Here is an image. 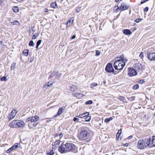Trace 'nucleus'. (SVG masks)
<instances>
[{"label": "nucleus", "mask_w": 155, "mask_h": 155, "mask_svg": "<svg viewBox=\"0 0 155 155\" xmlns=\"http://www.w3.org/2000/svg\"><path fill=\"white\" fill-rule=\"evenodd\" d=\"M76 148V146L73 143H67L62 144L59 147L58 150L61 153H65L71 151H74Z\"/></svg>", "instance_id": "nucleus-1"}, {"label": "nucleus", "mask_w": 155, "mask_h": 155, "mask_svg": "<svg viewBox=\"0 0 155 155\" xmlns=\"http://www.w3.org/2000/svg\"><path fill=\"white\" fill-rule=\"evenodd\" d=\"M93 133L90 130H82L78 134L80 140L83 142H88L91 140Z\"/></svg>", "instance_id": "nucleus-2"}, {"label": "nucleus", "mask_w": 155, "mask_h": 155, "mask_svg": "<svg viewBox=\"0 0 155 155\" xmlns=\"http://www.w3.org/2000/svg\"><path fill=\"white\" fill-rule=\"evenodd\" d=\"M125 65V63L124 60H117L114 62V66L115 70H120L123 69Z\"/></svg>", "instance_id": "nucleus-3"}, {"label": "nucleus", "mask_w": 155, "mask_h": 155, "mask_svg": "<svg viewBox=\"0 0 155 155\" xmlns=\"http://www.w3.org/2000/svg\"><path fill=\"white\" fill-rule=\"evenodd\" d=\"M148 143L147 139L144 140H140L138 142L137 147L140 149H143L148 146Z\"/></svg>", "instance_id": "nucleus-4"}, {"label": "nucleus", "mask_w": 155, "mask_h": 155, "mask_svg": "<svg viewBox=\"0 0 155 155\" xmlns=\"http://www.w3.org/2000/svg\"><path fill=\"white\" fill-rule=\"evenodd\" d=\"M39 117L37 116L31 117L27 118L25 124L28 126H31L33 122H36L39 120Z\"/></svg>", "instance_id": "nucleus-5"}, {"label": "nucleus", "mask_w": 155, "mask_h": 155, "mask_svg": "<svg viewBox=\"0 0 155 155\" xmlns=\"http://www.w3.org/2000/svg\"><path fill=\"white\" fill-rule=\"evenodd\" d=\"M134 68L136 71L138 72H141L144 70L145 67V65L140 62L135 63L134 65Z\"/></svg>", "instance_id": "nucleus-6"}, {"label": "nucleus", "mask_w": 155, "mask_h": 155, "mask_svg": "<svg viewBox=\"0 0 155 155\" xmlns=\"http://www.w3.org/2000/svg\"><path fill=\"white\" fill-rule=\"evenodd\" d=\"M128 75L129 77H132L136 75L137 73L135 69L133 68H128Z\"/></svg>", "instance_id": "nucleus-7"}, {"label": "nucleus", "mask_w": 155, "mask_h": 155, "mask_svg": "<svg viewBox=\"0 0 155 155\" xmlns=\"http://www.w3.org/2000/svg\"><path fill=\"white\" fill-rule=\"evenodd\" d=\"M148 146L152 147L155 146V136H153L150 139H147Z\"/></svg>", "instance_id": "nucleus-8"}, {"label": "nucleus", "mask_w": 155, "mask_h": 155, "mask_svg": "<svg viewBox=\"0 0 155 155\" xmlns=\"http://www.w3.org/2000/svg\"><path fill=\"white\" fill-rule=\"evenodd\" d=\"M117 7V8L116 9L115 12H117L118 9L121 11H123L128 9L129 7V6L124 3H122L119 7H118V6H115L114 8H116Z\"/></svg>", "instance_id": "nucleus-9"}, {"label": "nucleus", "mask_w": 155, "mask_h": 155, "mask_svg": "<svg viewBox=\"0 0 155 155\" xmlns=\"http://www.w3.org/2000/svg\"><path fill=\"white\" fill-rule=\"evenodd\" d=\"M105 70L107 72H114V70L111 63H108L107 65Z\"/></svg>", "instance_id": "nucleus-10"}, {"label": "nucleus", "mask_w": 155, "mask_h": 155, "mask_svg": "<svg viewBox=\"0 0 155 155\" xmlns=\"http://www.w3.org/2000/svg\"><path fill=\"white\" fill-rule=\"evenodd\" d=\"M16 112L15 110H13L12 112L9 114L8 116V119L11 120L16 115Z\"/></svg>", "instance_id": "nucleus-11"}, {"label": "nucleus", "mask_w": 155, "mask_h": 155, "mask_svg": "<svg viewBox=\"0 0 155 155\" xmlns=\"http://www.w3.org/2000/svg\"><path fill=\"white\" fill-rule=\"evenodd\" d=\"M148 58L151 61H155V53H149L148 54Z\"/></svg>", "instance_id": "nucleus-12"}, {"label": "nucleus", "mask_w": 155, "mask_h": 155, "mask_svg": "<svg viewBox=\"0 0 155 155\" xmlns=\"http://www.w3.org/2000/svg\"><path fill=\"white\" fill-rule=\"evenodd\" d=\"M11 125L10 126V124H9V126H19V120H15L13 121L11 123Z\"/></svg>", "instance_id": "nucleus-13"}, {"label": "nucleus", "mask_w": 155, "mask_h": 155, "mask_svg": "<svg viewBox=\"0 0 155 155\" xmlns=\"http://www.w3.org/2000/svg\"><path fill=\"white\" fill-rule=\"evenodd\" d=\"M89 115V112H86L84 113L80 114L77 117H78L80 118H85V117L88 116Z\"/></svg>", "instance_id": "nucleus-14"}, {"label": "nucleus", "mask_w": 155, "mask_h": 155, "mask_svg": "<svg viewBox=\"0 0 155 155\" xmlns=\"http://www.w3.org/2000/svg\"><path fill=\"white\" fill-rule=\"evenodd\" d=\"M117 99L121 101L124 103H127V102L126 101V100L124 97L121 96H119L117 97Z\"/></svg>", "instance_id": "nucleus-15"}, {"label": "nucleus", "mask_w": 155, "mask_h": 155, "mask_svg": "<svg viewBox=\"0 0 155 155\" xmlns=\"http://www.w3.org/2000/svg\"><path fill=\"white\" fill-rule=\"evenodd\" d=\"M60 142L59 140L55 141L54 143H53L52 148L55 150L57 146H58L60 144Z\"/></svg>", "instance_id": "nucleus-16"}, {"label": "nucleus", "mask_w": 155, "mask_h": 155, "mask_svg": "<svg viewBox=\"0 0 155 155\" xmlns=\"http://www.w3.org/2000/svg\"><path fill=\"white\" fill-rule=\"evenodd\" d=\"M70 89L71 91H74L77 90L78 87L76 85L73 84L70 86Z\"/></svg>", "instance_id": "nucleus-17"}, {"label": "nucleus", "mask_w": 155, "mask_h": 155, "mask_svg": "<svg viewBox=\"0 0 155 155\" xmlns=\"http://www.w3.org/2000/svg\"><path fill=\"white\" fill-rule=\"evenodd\" d=\"M74 97H77L78 99H81L82 97V94L81 93H76L73 94Z\"/></svg>", "instance_id": "nucleus-18"}, {"label": "nucleus", "mask_w": 155, "mask_h": 155, "mask_svg": "<svg viewBox=\"0 0 155 155\" xmlns=\"http://www.w3.org/2000/svg\"><path fill=\"white\" fill-rule=\"evenodd\" d=\"M63 111L64 110H63V109L62 107H60L59 109L58 112L55 115V116H57L61 115L62 114V113L63 112Z\"/></svg>", "instance_id": "nucleus-19"}, {"label": "nucleus", "mask_w": 155, "mask_h": 155, "mask_svg": "<svg viewBox=\"0 0 155 155\" xmlns=\"http://www.w3.org/2000/svg\"><path fill=\"white\" fill-rule=\"evenodd\" d=\"M50 6L51 8H54L56 9L58 8V6L56 2H52Z\"/></svg>", "instance_id": "nucleus-20"}, {"label": "nucleus", "mask_w": 155, "mask_h": 155, "mask_svg": "<svg viewBox=\"0 0 155 155\" xmlns=\"http://www.w3.org/2000/svg\"><path fill=\"white\" fill-rule=\"evenodd\" d=\"M123 33L125 35H130L131 34V31L129 29H124L123 31Z\"/></svg>", "instance_id": "nucleus-21"}, {"label": "nucleus", "mask_w": 155, "mask_h": 155, "mask_svg": "<svg viewBox=\"0 0 155 155\" xmlns=\"http://www.w3.org/2000/svg\"><path fill=\"white\" fill-rule=\"evenodd\" d=\"M74 20V18H70L68 21L67 22V24H70V25H71L73 23Z\"/></svg>", "instance_id": "nucleus-22"}, {"label": "nucleus", "mask_w": 155, "mask_h": 155, "mask_svg": "<svg viewBox=\"0 0 155 155\" xmlns=\"http://www.w3.org/2000/svg\"><path fill=\"white\" fill-rule=\"evenodd\" d=\"M29 50L28 49H25L23 52V54L26 56H27L28 55Z\"/></svg>", "instance_id": "nucleus-23"}, {"label": "nucleus", "mask_w": 155, "mask_h": 155, "mask_svg": "<svg viewBox=\"0 0 155 155\" xmlns=\"http://www.w3.org/2000/svg\"><path fill=\"white\" fill-rule=\"evenodd\" d=\"M18 147V143H15L13 146L11 147L12 150H13L17 149Z\"/></svg>", "instance_id": "nucleus-24"}, {"label": "nucleus", "mask_w": 155, "mask_h": 155, "mask_svg": "<svg viewBox=\"0 0 155 155\" xmlns=\"http://www.w3.org/2000/svg\"><path fill=\"white\" fill-rule=\"evenodd\" d=\"M113 119V117H110V118H106L105 119L104 121L105 122L109 123L110 121L111 120Z\"/></svg>", "instance_id": "nucleus-25"}, {"label": "nucleus", "mask_w": 155, "mask_h": 155, "mask_svg": "<svg viewBox=\"0 0 155 155\" xmlns=\"http://www.w3.org/2000/svg\"><path fill=\"white\" fill-rule=\"evenodd\" d=\"M13 10L14 12H17L19 11V8L17 6L14 7L13 8Z\"/></svg>", "instance_id": "nucleus-26"}, {"label": "nucleus", "mask_w": 155, "mask_h": 155, "mask_svg": "<svg viewBox=\"0 0 155 155\" xmlns=\"http://www.w3.org/2000/svg\"><path fill=\"white\" fill-rule=\"evenodd\" d=\"M42 40H38L36 43V48L37 49H38V47L39 45L41 44Z\"/></svg>", "instance_id": "nucleus-27"}, {"label": "nucleus", "mask_w": 155, "mask_h": 155, "mask_svg": "<svg viewBox=\"0 0 155 155\" xmlns=\"http://www.w3.org/2000/svg\"><path fill=\"white\" fill-rule=\"evenodd\" d=\"M15 65L16 64L14 62H13L12 63L11 66V69L12 70L15 69Z\"/></svg>", "instance_id": "nucleus-28"}, {"label": "nucleus", "mask_w": 155, "mask_h": 155, "mask_svg": "<svg viewBox=\"0 0 155 155\" xmlns=\"http://www.w3.org/2000/svg\"><path fill=\"white\" fill-rule=\"evenodd\" d=\"M39 35V33H36L35 34L32 36V39H35Z\"/></svg>", "instance_id": "nucleus-29"}, {"label": "nucleus", "mask_w": 155, "mask_h": 155, "mask_svg": "<svg viewBox=\"0 0 155 155\" xmlns=\"http://www.w3.org/2000/svg\"><path fill=\"white\" fill-rule=\"evenodd\" d=\"M119 58L120 59V60H124V61H125L126 62L127 61V60L124 59V57L123 54L120 56Z\"/></svg>", "instance_id": "nucleus-30"}, {"label": "nucleus", "mask_w": 155, "mask_h": 155, "mask_svg": "<svg viewBox=\"0 0 155 155\" xmlns=\"http://www.w3.org/2000/svg\"><path fill=\"white\" fill-rule=\"evenodd\" d=\"M54 153V152L53 150H50V151L47 153V155H53Z\"/></svg>", "instance_id": "nucleus-31"}, {"label": "nucleus", "mask_w": 155, "mask_h": 155, "mask_svg": "<svg viewBox=\"0 0 155 155\" xmlns=\"http://www.w3.org/2000/svg\"><path fill=\"white\" fill-rule=\"evenodd\" d=\"M139 88V85L138 84H137L134 85L133 87V88L134 90L137 89Z\"/></svg>", "instance_id": "nucleus-32"}, {"label": "nucleus", "mask_w": 155, "mask_h": 155, "mask_svg": "<svg viewBox=\"0 0 155 155\" xmlns=\"http://www.w3.org/2000/svg\"><path fill=\"white\" fill-rule=\"evenodd\" d=\"M97 84L96 83H93L91 84V88H93L94 87L97 86Z\"/></svg>", "instance_id": "nucleus-33"}, {"label": "nucleus", "mask_w": 155, "mask_h": 155, "mask_svg": "<svg viewBox=\"0 0 155 155\" xmlns=\"http://www.w3.org/2000/svg\"><path fill=\"white\" fill-rule=\"evenodd\" d=\"M53 82L51 84H49V82H48V83H46L44 85L43 87H45L46 86L49 87L51 85L53 84Z\"/></svg>", "instance_id": "nucleus-34"}, {"label": "nucleus", "mask_w": 155, "mask_h": 155, "mask_svg": "<svg viewBox=\"0 0 155 155\" xmlns=\"http://www.w3.org/2000/svg\"><path fill=\"white\" fill-rule=\"evenodd\" d=\"M91 119V117L88 116H86L85 117V120L86 121H89Z\"/></svg>", "instance_id": "nucleus-35"}, {"label": "nucleus", "mask_w": 155, "mask_h": 155, "mask_svg": "<svg viewBox=\"0 0 155 155\" xmlns=\"http://www.w3.org/2000/svg\"><path fill=\"white\" fill-rule=\"evenodd\" d=\"M0 80L1 81H7L6 77L4 76L2 77L1 78Z\"/></svg>", "instance_id": "nucleus-36"}, {"label": "nucleus", "mask_w": 155, "mask_h": 155, "mask_svg": "<svg viewBox=\"0 0 155 155\" xmlns=\"http://www.w3.org/2000/svg\"><path fill=\"white\" fill-rule=\"evenodd\" d=\"M28 45L30 46H33L34 45V44L32 41H30Z\"/></svg>", "instance_id": "nucleus-37"}, {"label": "nucleus", "mask_w": 155, "mask_h": 155, "mask_svg": "<svg viewBox=\"0 0 155 155\" xmlns=\"http://www.w3.org/2000/svg\"><path fill=\"white\" fill-rule=\"evenodd\" d=\"M11 24L12 25H18V24H19V22L18 21H14L13 22H11Z\"/></svg>", "instance_id": "nucleus-38"}, {"label": "nucleus", "mask_w": 155, "mask_h": 155, "mask_svg": "<svg viewBox=\"0 0 155 155\" xmlns=\"http://www.w3.org/2000/svg\"><path fill=\"white\" fill-rule=\"evenodd\" d=\"M101 54V52L99 50H96V51L95 56H98L100 55Z\"/></svg>", "instance_id": "nucleus-39"}, {"label": "nucleus", "mask_w": 155, "mask_h": 155, "mask_svg": "<svg viewBox=\"0 0 155 155\" xmlns=\"http://www.w3.org/2000/svg\"><path fill=\"white\" fill-rule=\"evenodd\" d=\"M2 41H0V46H1L2 48L1 49V50H2L3 49V46H5L6 45L4 44H2Z\"/></svg>", "instance_id": "nucleus-40"}, {"label": "nucleus", "mask_w": 155, "mask_h": 155, "mask_svg": "<svg viewBox=\"0 0 155 155\" xmlns=\"http://www.w3.org/2000/svg\"><path fill=\"white\" fill-rule=\"evenodd\" d=\"M142 20V19L139 18H137L136 19H135L134 20V21L136 22V23H138L140 21H141Z\"/></svg>", "instance_id": "nucleus-41"}, {"label": "nucleus", "mask_w": 155, "mask_h": 155, "mask_svg": "<svg viewBox=\"0 0 155 155\" xmlns=\"http://www.w3.org/2000/svg\"><path fill=\"white\" fill-rule=\"evenodd\" d=\"M93 101L91 100L88 101L86 102L85 104H92Z\"/></svg>", "instance_id": "nucleus-42"}, {"label": "nucleus", "mask_w": 155, "mask_h": 155, "mask_svg": "<svg viewBox=\"0 0 155 155\" xmlns=\"http://www.w3.org/2000/svg\"><path fill=\"white\" fill-rule=\"evenodd\" d=\"M139 57L141 59H143V52H141L140 55H139Z\"/></svg>", "instance_id": "nucleus-43"}, {"label": "nucleus", "mask_w": 155, "mask_h": 155, "mask_svg": "<svg viewBox=\"0 0 155 155\" xmlns=\"http://www.w3.org/2000/svg\"><path fill=\"white\" fill-rule=\"evenodd\" d=\"M135 99V97L134 96H132L131 97H129L128 99L130 101H134Z\"/></svg>", "instance_id": "nucleus-44"}, {"label": "nucleus", "mask_w": 155, "mask_h": 155, "mask_svg": "<svg viewBox=\"0 0 155 155\" xmlns=\"http://www.w3.org/2000/svg\"><path fill=\"white\" fill-rule=\"evenodd\" d=\"M138 83L140 84H142L145 82V81L143 80H140L138 81Z\"/></svg>", "instance_id": "nucleus-45"}, {"label": "nucleus", "mask_w": 155, "mask_h": 155, "mask_svg": "<svg viewBox=\"0 0 155 155\" xmlns=\"http://www.w3.org/2000/svg\"><path fill=\"white\" fill-rule=\"evenodd\" d=\"M12 148L11 149V148H9V149H8V150L7 151H6V152L7 153H11L12 152V151L13 150H12Z\"/></svg>", "instance_id": "nucleus-46"}, {"label": "nucleus", "mask_w": 155, "mask_h": 155, "mask_svg": "<svg viewBox=\"0 0 155 155\" xmlns=\"http://www.w3.org/2000/svg\"><path fill=\"white\" fill-rule=\"evenodd\" d=\"M73 120L75 122H78L79 120V119L78 118H77L76 117H74L73 119Z\"/></svg>", "instance_id": "nucleus-47"}, {"label": "nucleus", "mask_w": 155, "mask_h": 155, "mask_svg": "<svg viewBox=\"0 0 155 155\" xmlns=\"http://www.w3.org/2000/svg\"><path fill=\"white\" fill-rule=\"evenodd\" d=\"M149 10V8L148 7H145L143 9L144 12H147Z\"/></svg>", "instance_id": "nucleus-48"}, {"label": "nucleus", "mask_w": 155, "mask_h": 155, "mask_svg": "<svg viewBox=\"0 0 155 155\" xmlns=\"http://www.w3.org/2000/svg\"><path fill=\"white\" fill-rule=\"evenodd\" d=\"M148 0H142V1H141V2H140V4H143V3H144V2H147V1H148Z\"/></svg>", "instance_id": "nucleus-49"}, {"label": "nucleus", "mask_w": 155, "mask_h": 155, "mask_svg": "<svg viewBox=\"0 0 155 155\" xmlns=\"http://www.w3.org/2000/svg\"><path fill=\"white\" fill-rule=\"evenodd\" d=\"M76 12H78L80 11V8L79 7H77L76 8Z\"/></svg>", "instance_id": "nucleus-50"}, {"label": "nucleus", "mask_w": 155, "mask_h": 155, "mask_svg": "<svg viewBox=\"0 0 155 155\" xmlns=\"http://www.w3.org/2000/svg\"><path fill=\"white\" fill-rule=\"evenodd\" d=\"M25 124L24 123V122L22 121L21 120H20V124H21V125H23Z\"/></svg>", "instance_id": "nucleus-51"}, {"label": "nucleus", "mask_w": 155, "mask_h": 155, "mask_svg": "<svg viewBox=\"0 0 155 155\" xmlns=\"http://www.w3.org/2000/svg\"><path fill=\"white\" fill-rule=\"evenodd\" d=\"M117 134V135H119V134H121V130H119Z\"/></svg>", "instance_id": "nucleus-52"}, {"label": "nucleus", "mask_w": 155, "mask_h": 155, "mask_svg": "<svg viewBox=\"0 0 155 155\" xmlns=\"http://www.w3.org/2000/svg\"><path fill=\"white\" fill-rule=\"evenodd\" d=\"M44 11L45 12H47L48 11V9L45 8L44 10Z\"/></svg>", "instance_id": "nucleus-53"}, {"label": "nucleus", "mask_w": 155, "mask_h": 155, "mask_svg": "<svg viewBox=\"0 0 155 155\" xmlns=\"http://www.w3.org/2000/svg\"><path fill=\"white\" fill-rule=\"evenodd\" d=\"M63 136V134L62 133H60L59 134V136L60 137V138H61Z\"/></svg>", "instance_id": "nucleus-54"}, {"label": "nucleus", "mask_w": 155, "mask_h": 155, "mask_svg": "<svg viewBox=\"0 0 155 155\" xmlns=\"http://www.w3.org/2000/svg\"><path fill=\"white\" fill-rule=\"evenodd\" d=\"M132 136H130L127 138V139L129 140L130 139L132 138Z\"/></svg>", "instance_id": "nucleus-55"}, {"label": "nucleus", "mask_w": 155, "mask_h": 155, "mask_svg": "<svg viewBox=\"0 0 155 155\" xmlns=\"http://www.w3.org/2000/svg\"><path fill=\"white\" fill-rule=\"evenodd\" d=\"M76 37L75 35H74L72 37H71V39H74Z\"/></svg>", "instance_id": "nucleus-56"}, {"label": "nucleus", "mask_w": 155, "mask_h": 155, "mask_svg": "<svg viewBox=\"0 0 155 155\" xmlns=\"http://www.w3.org/2000/svg\"><path fill=\"white\" fill-rule=\"evenodd\" d=\"M3 4H4V2L2 1H0V6L2 5Z\"/></svg>", "instance_id": "nucleus-57"}, {"label": "nucleus", "mask_w": 155, "mask_h": 155, "mask_svg": "<svg viewBox=\"0 0 155 155\" xmlns=\"http://www.w3.org/2000/svg\"><path fill=\"white\" fill-rule=\"evenodd\" d=\"M120 135V134H119L118 135H117V134H116V137L117 139H118L119 138V136Z\"/></svg>", "instance_id": "nucleus-58"}, {"label": "nucleus", "mask_w": 155, "mask_h": 155, "mask_svg": "<svg viewBox=\"0 0 155 155\" xmlns=\"http://www.w3.org/2000/svg\"><path fill=\"white\" fill-rule=\"evenodd\" d=\"M128 143H126L125 144H124V147H127V146H128Z\"/></svg>", "instance_id": "nucleus-59"}, {"label": "nucleus", "mask_w": 155, "mask_h": 155, "mask_svg": "<svg viewBox=\"0 0 155 155\" xmlns=\"http://www.w3.org/2000/svg\"><path fill=\"white\" fill-rule=\"evenodd\" d=\"M106 83V82L105 81H104L103 83H104V84H105Z\"/></svg>", "instance_id": "nucleus-60"}, {"label": "nucleus", "mask_w": 155, "mask_h": 155, "mask_svg": "<svg viewBox=\"0 0 155 155\" xmlns=\"http://www.w3.org/2000/svg\"><path fill=\"white\" fill-rule=\"evenodd\" d=\"M119 0H115V2H118Z\"/></svg>", "instance_id": "nucleus-61"}, {"label": "nucleus", "mask_w": 155, "mask_h": 155, "mask_svg": "<svg viewBox=\"0 0 155 155\" xmlns=\"http://www.w3.org/2000/svg\"><path fill=\"white\" fill-rule=\"evenodd\" d=\"M5 0H0V1H3V2H4Z\"/></svg>", "instance_id": "nucleus-62"}, {"label": "nucleus", "mask_w": 155, "mask_h": 155, "mask_svg": "<svg viewBox=\"0 0 155 155\" xmlns=\"http://www.w3.org/2000/svg\"><path fill=\"white\" fill-rule=\"evenodd\" d=\"M153 115L154 116H155V113Z\"/></svg>", "instance_id": "nucleus-63"}, {"label": "nucleus", "mask_w": 155, "mask_h": 155, "mask_svg": "<svg viewBox=\"0 0 155 155\" xmlns=\"http://www.w3.org/2000/svg\"><path fill=\"white\" fill-rule=\"evenodd\" d=\"M32 125H33V126H34V123H33V124H32Z\"/></svg>", "instance_id": "nucleus-64"}]
</instances>
